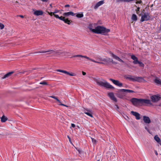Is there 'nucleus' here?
<instances>
[{
	"label": "nucleus",
	"mask_w": 161,
	"mask_h": 161,
	"mask_svg": "<svg viewBox=\"0 0 161 161\" xmlns=\"http://www.w3.org/2000/svg\"><path fill=\"white\" fill-rule=\"evenodd\" d=\"M130 101L133 105L136 107L146 106L147 104H152L150 101L147 99L133 98L130 100Z\"/></svg>",
	"instance_id": "obj_1"
},
{
	"label": "nucleus",
	"mask_w": 161,
	"mask_h": 161,
	"mask_svg": "<svg viewBox=\"0 0 161 161\" xmlns=\"http://www.w3.org/2000/svg\"><path fill=\"white\" fill-rule=\"evenodd\" d=\"M93 33L97 34H102L105 35L107 33L110 31L109 29H107L103 26H97L95 30H93Z\"/></svg>",
	"instance_id": "obj_2"
},
{
	"label": "nucleus",
	"mask_w": 161,
	"mask_h": 161,
	"mask_svg": "<svg viewBox=\"0 0 161 161\" xmlns=\"http://www.w3.org/2000/svg\"><path fill=\"white\" fill-rule=\"evenodd\" d=\"M95 81L97 84L100 86L104 87L107 89H114V88L112 86L110 85L104 80H102L97 79Z\"/></svg>",
	"instance_id": "obj_3"
},
{
	"label": "nucleus",
	"mask_w": 161,
	"mask_h": 161,
	"mask_svg": "<svg viewBox=\"0 0 161 161\" xmlns=\"http://www.w3.org/2000/svg\"><path fill=\"white\" fill-rule=\"evenodd\" d=\"M134 78L131 77L130 75H128V76L125 75V77L126 79H129L130 80L133 81H137L139 82H146V81L142 77H134Z\"/></svg>",
	"instance_id": "obj_4"
},
{
	"label": "nucleus",
	"mask_w": 161,
	"mask_h": 161,
	"mask_svg": "<svg viewBox=\"0 0 161 161\" xmlns=\"http://www.w3.org/2000/svg\"><path fill=\"white\" fill-rule=\"evenodd\" d=\"M48 53L47 54H53L56 55H60L63 53V52H62L61 50H49L46 51H42V52H37L35 53Z\"/></svg>",
	"instance_id": "obj_5"
},
{
	"label": "nucleus",
	"mask_w": 161,
	"mask_h": 161,
	"mask_svg": "<svg viewBox=\"0 0 161 161\" xmlns=\"http://www.w3.org/2000/svg\"><path fill=\"white\" fill-rule=\"evenodd\" d=\"M54 16L56 18L60 20H62L68 25H70L72 21L71 20H69L68 18L66 19L65 16H61L59 17L58 14H54Z\"/></svg>",
	"instance_id": "obj_6"
},
{
	"label": "nucleus",
	"mask_w": 161,
	"mask_h": 161,
	"mask_svg": "<svg viewBox=\"0 0 161 161\" xmlns=\"http://www.w3.org/2000/svg\"><path fill=\"white\" fill-rule=\"evenodd\" d=\"M72 57H81V58H86L89 60H90L91 61H92L93 62H94V63L99 64H105V63L103 62H100L98 61H96L95 60L92 59L91 58H90L87 57L86 56H83L82 55H75L73 56Z\"/></svg>",
	"instance_id": "obj_7"
},
{
	"label": "nucleus",
	"mask_w": 161,
	"mask_h": 161,
	"mask_svg": "<svg viewBox=\"0 0 161 161\" xmlns=\"http://www.w3.org/2000/svg\"><path fill=\"white\" fill-rule=\"evenodd\" d=\"M150 19V16L148 13H145L142 15L140 21L142 22L145 21H148Z\"/></svg>",
	"instance_id": "obj_8"
},
{
	"label": "nucleus",
	"mask_w": 161,
	"mask_h": 161,
	"mask_svg": "<svg viewBox=\"0 0 161 161\" xmlns=\"http://www.w3.org/2000/svg\"><path fill=\"white\" fill-rule=\"evenodd\" d=\"M151 98L152 101L153 103H155L159 100L161 97L158 95H154L151 96Z\"/></svg>",
	"instance_id": "obj_9"
},
{
	"label": "nucleus",
	"mask_w": 161,
	"mask_h": 161,
	"mask_svg": "<svg viewBox=\"0 0 161 161\" xmlns=\"http://www.w3.org/2000/svg\"><path fill=\"white\" fill-rule=\"evenodd\" d=\"M109 80L112 81L114 84L118 86L121 87L123 86L122 83L120 82L118 80H115L111 78H110Z\"/></svg>",
	"instance_id": "obj_10"
},
{
	"label": "nucleus",
	"mask_w": 161,
	"mask_h": 161,
	"mask_svg": "<svg viewBox=\"0 0 161 161\" xmlns=\"http://www.w3.org/2000/svg\"><path fill=\"white\" fill-rule=\"evenodd\" d=\"M117 92H118V94H119L121 92H125V93H134V92L132 90H128V89H120L118 90V91H116Z\"/></svg>",
	"instance_id": "obj_11"
},
{
	"label": "nucleus",
	"mask_w": 161,
	"mask_h": 161,
	"mask_svg": "<svg viewBox=\"0 0 161 161\" xmlns=\"http://www.w3.org/2000/svg\"><path fill=\"white\" fill-rule=\"evenodd\" d=\"M131 114L133 115L134 116L136 117V118L137 120H139L141 118L140 117V114L138 113L134 112V111H131L130 112Z\"/></svg>",
	"instance_id": "obj_12"
},
{
	"label": "nucleus",
	"mask_w": 161,
	"mask_h": 161,
	"mask_svg": "<svg viewBox=\"0 0 161 161\" xmlns=\"http://www.w3.org/2000/svg\"><path fill=\"white\" fill-rule=\"evenodd\" d=\"M108 96L112 100L114 101L115 102H117V99L115 97L114 95L113 92L109 93L108 94Z\"/></svg>",
	"instance_id": "obj_13"
},
{
	"label": "nucleus",
	"mask_w": 161,
	"mask_h": 161,
	"mask_svg": "<svg viewBox=\"0 0 161 161\" xmlns=\"http://www.w3.org/2000/svg\"><path fill=\"white\" fill-rule=\"evenodd\" d=\"M143 120L145 123L146 124H149L151 121L149 118L146 116H143Z\"/></svg>",
	"instance_id": "obj_14"
},
{
	"label": "nucleus",
	"mask_w": 161,
	"mask_h": 161,
	"mask_svg": "<svg viewBox=\"0 0 161 161\" xmlns=\"http://www.w3.org/2000/svg\"><path fill=\"white\" fill-rule=\"evenodd\" d=\"M57 71L61 72L64 74H65L67 75H69L71 76H74L75 75L73 73H70L69 72L64 70H62L61 69H58L57 70Z\"/></svg>",
	"instance_id": "obj_15"
},
{
	"label": "nucleus",
	"mask_w": 161,
	"mask_h": 161,
	"mask_svg": "<svg viewBox=\"0 0 161 161\" xmlns=\"http://www.w3.org/2000/svg\"><path fill=\"white\" fill-rule=\"evenodd\" d=\"M111 54L112 56V57L114 59H116V60L119 61H120L122 63H124V61L122 60L121 59H120L119 57L117 56L116 55H114V54H113V53H111Z\"/></svg>",
	"instance_id": "obj_16"
},
{
	"label": "nucleus",
	"mask_w": 161,
	"mask_h": 161,
	"mask_svg": "<svg viewBox=\"0 0 161 161\" xmlns=\"http://www.w3.org/2000/svg\"><path fill=\"white\" fill-rule=\"evenodd\" d=\"M75 14H74L72 12H69L63 13V15L65 17L69 15L74 16Z\"/></svg>",
	"instance_id": "obj_17"
},
{
	"label": "nucleus",
	"mask_w": 161,
	"mask_h": 161,
	"mask_svg": "<svg viewBox=\"0 0 161 161\" xmlns=\"http://www.w3.org/2000/svg\"><path fill=\"white\" fill-rule=\"evenodd\" d=\"M104 3V0H102L97 3L94 7V8L96 9L99 7L103 4Z\"/></svg>",
	"instance_id": "obj_18"
},
{
	"label": "nucleus",
	"mask_w": 161,
	"mask_h": 161,
	"mask_svg": "<svg viewBox=\"0 0 161 161\" xmlns=\"http://www.w3.org/2000/svg\"><path fill=\"white\" fill-rule=\"evenodd\" d=\"M99 59L101 61L105 62V64H107L111 62V59L109 58H107L103 59H102V58H100Z\"/></svg>",
	"instance_id": "obj_19"
},
{
	"label": "nucleus",
	"mask_w": 161,
	"mask_h": 161,
	"mask_svg": "<svg viewBox=\"0 0 161 161\" xmlns=\"http://www.w3.org/2000/svg\"><path fill=\"white\" fill-rule=\"evenodd\" d=\"M84 113L86 114L87 115L91 117H93L92 115V111L91 110L86 109V111H84Z\"/></svg>",
	"instance_id": "obj_20"
},
{
	"label": "nucleus",
	"mask_w": 161,
	"mask_h": 161,
	"mask_svg": "<svg viewBox=\"0 0 161 161\" xmlns=\"http://www.w3.org/2000/svg\"><path fill=\"white\" fill-rule=\"evenodd\" d=\"M43 14V12L40 10H36L34 12V14L36 16L42 15Z\"/></svg>",
	"instance_id": "obj_21"
},
{
	"label": "nucleus",
	"mask_w": 161,
	"mask_h": 161,
	"mask_svg": "<svg viewBox=\"0 0 161 161\" xmlns=\"http://www.w3.org/2000/svg\"><path fill=\"white\" fill-rule=\"evenodd\" d=\"M14 72L13 71H11L8 73L6 74H5L3 77H2V79H5L7 77H8L9 76H10L12 74L14 73Z\"/></svg>",
	"instance_id": "obj_22"
},
{
	"label": "nucleus",
	"mask_w": 161,
	"mask_h": 161,
	"mask_svg": "<svg viewBox=\"0 0 161 161\" xmlns=\"http://www.w3.org/2000/svg\"><path fill=\"white\" fill-rule=\"evenodd\" d=\"M8 120L7 117H6L4 115H3L1 118V121L4 123Z\"/></svg>",
	"instance_id": "obj_23"
},
{
	"label": "nucleus",
	"mask_w": 161,
	"mask_h": 161,
	"mask_svg": "<svg viewBox=\"0 0 161 161\" xmlns=\"http://www.w3.org/2000/svg\"><path fill=\"white\" fill-rule=\"evenodd\" d=\"M131 19L133 21H136L137 20V18L136 15L135 14H133L132 15Z\"/></svg>",
	"instance_id": "obj_24"
},
{
	"label": "nucleus",
	"mask_w": 161,
	"mask_h": 161,
	"mask_svg": "<svg viewBox=\"0 0 161 161\" xmlns=\"http://www.w3.org/2000/svg\"><path fill=\"white\" fill-rule=\"evenodd\" d=\"M154 82L157 84L161 85V80L160 79L156 78L154 80Z\"/></svg>",
	"instance_id": "obj_25"
},
{
	"label": "nucleus",
	"mask_w": 161,
	"mask_h": 161,
	"mask_svg": "<svg viewBox=\"0 0 161 161\" xmlns=\"http://www.w3.org/2000/svg\"><path fill=\"white\" fill-rule=\"evenodd\" d=\"M154 139L158 143H159L161 142V140L158 135L155 136L154 137Z\"/></svg>",
	"instance_id": "obj_26"
},
{
	"label": "nucleus",
	"mask_w": 161,
	"mask_h": 161,
	"mask_svg": "<svg viewBox=\"0 0 161 161\" xmlns=\"http://www.w3.org/2000/svg\"><path fill=\"white\" fill-rule=\"evenodd\" d=\"M84 15L82 13L76 14V17L78 18H81L83 17Z\"/></svg>",
	"instance_id": "obj_27"
},
{
	"label": "nucleus",
	"mask_w": 161,
	"mask_h": 161,
	"mask_svg": "<svg viewBox=\"0 0 161 161\" xmlns=\"http://www.w3.org/2000/svg\"><path fill=\"white\" fill-rule=\"evenodd\" d=\"M50 97L54 98L55 99L58 103L60 104L61 103L60 101L58 98V97L55 96H50Z\"/></svg>",
	"instance_id": "obj_28"
},
{
	"label": "nucleus",
	"mask_w": 161,
	"mask_h": 161,
	"mask_svg": "<svg viewBox=\"0 0 161 161\" xmlns=\"http://www.w3.org/2000/svg\"><path fill=\"white\" fill-rule=\"evenodd\" d=\"M92 24H90L88 27L89 29L90 30L93 32V30H95V29H93L92 28Z\"/></svg>",
	"instance_id": "obj_29"
},
{
	"label": "nucleus",
	"mask_w": 161,
	"mask_h": 161,
	"mask_svg": "<svg viewBox=\"0 0 161 161\" xmlns=\"http://www.w3.org/2000/svg\"><path fill=\"white\" fill-rule=\"evenodd\" d=\"M39 84L41 85H48L47 83L45 81H43L42 82H41Z\"/></svg>",
	"instance_id": "obj_30"
},
{
	"label": "nucleus",
	"mask_w": 161,
	"mask_h": 161,
	"mask_svg": "<svg viewBox=\"0 0 161 161\" xmlns=\"http://www.w3.org/2000/svg\"><path fill=\"white\" fill-rule=\"evenodd\" d=\"M131 58L134 60L137 58L134 55H132L131 56Z\"/></svg>",
	"instance_id": "obj_31"
},
{
	"label": "nucleus",
	"mask_w": 161,
	"mask_h": 161,
	"mask_svg": "<svg viewBox=\"0 0 161 161\" xmlns=\"http://www.w3.org/2000/svg\"><path fill=\"white\" fill-rule=\"evenodd\" d=\"M91 139H92V142L93 143L95 144L96 143V142H97L96 140V139H94V138H91Z\"/></svg>",
	"instance_id": "obj_32"
},
{
	"label": "nucleus",
	"mask_w": 161,
	"mask_h": 161,
	"mask_svg": "<svg viewBox=\"0 0 161 161\" xmlns=\"http://www.w3.org/2000/svg\"><path fill=\"white\" fill-rule=\"evenodd\" d=\"M138 64H139L140 66L141 67H144V64L143 63H142L141 62L139 61Z\"/></svg>",
	"instance_id": "obj_33"
},
{
	"label": "nucleus",
	"mask_w": 161,
	"mask_h": 161,
	"mask_svg": "<svg viewBox=\"0 0 161 161\" xmlns=\"http://www.w3.org/2000/svg\"><path fill=\"white\" fill-rule=\"evenodd\" d=\"M139 62V61L138 60V59L134 60V61L133 62V63L135 64H138V63Z\"/></svg>",
	"instance_id": "obj_34"
},
{
	"label": "nucleus",
	"mask_w": 161,
	"mask_h": 161,
	"mask_svg": "<svg viewBox=\"0 0 161 161\" xmlns=\"http://www.w3.org/2000/svg\"><path fill=\"white\" fill-rule=\"evenodd\" d=\"M4 26L3 24L0 23V28L1 29H3L4 28Z\"/></svg>",
	"instance_id": "obj_35"
},
{
	"label": "nucleus",
	"mask_w": 161,
	"mask_h": 161,
	"mask_svg": "<svg viewBox=\"0 0 161 161\" xmlns=\"http://www.w3.org/2000/svg\"><path fill=\"white\" fill-rule=\"evenodd\" d=\"M124 117L126 120L127 121H128L130 119L126 115H125V116Z\"/></svg>",
	"instance_id": "obj_36"
},
{
	"label": "nucleus",
	"mask_w": 161,
	"mask_h": 161,
	"mask_svg": "<svg viewBox=\"0 0 161 161\" xmlns=\"http://www.w3.org/2000/svg\"><path fill=\"white\" fill-rule=\"evenodd\" d=\"M59 105H61V106H65V107H69L68 106H67L66 105H65L64 104H62V103H61H61H60V104H59Z\"/></svg>",
	"instance_id": "obj_37"
},
{
	"label": "nucleus",
	"mask_w": 161,
	"mask_h": 161,
	"mask_svg": "<svg viewBox=\"0 0 161 161\" xmlns=\"http://www.w3.org/2000/svg\"><path fill=\"white\" fill-rule=\"evenodd\" d=\"M117 2L118 3H119L121 2H125V0H117Z\"/></svg>",
	"instance_id": "obj_38"
},
{
	"label": "nucleus",
	"mask_w": 161,
	"mask_h": 161,
	"mask_svg": "<svg viewBox=\"0 0 161 161\" xmlns=\"http://www.w3.org/2000/svg\"><path fill=\"white\" fill-rule=\"evenodd\" d=\"M140 9V8L139 7H138L136 9V12L137 14H138V11H139V10Z\"/></svg>",
	"instance_id": "obj_39"
},
{
	"label": "nucleus",
	"mask_w": 161,
	"mask_h": 161,
	"mask_svg": "<svg viewBox=\"0 0 161 161\" xmlns=\"http://www.w3.org/2000/svg\"><path fill=\"white\" fill-rule=\"evenodd\" d=\"M136 4H138V3L141 4L142 3V1L141 0H140L139 1L136 2Z\"/></svg>",
	"instance_id": "obj_40"
},
{
	"label": "nucleus",
	"mask_w": 161,
	"mask_h": 161,
	"mask_svg": "<svg viewBox=\"0 0 161 161\" xmlns=\"http://www.w3.org/2000/svg\"><path fill=\"white\" fill-rule=\"evenodd\" d=\"M58 12H59L58 10H55V11L54 12H53V15H54V14H55L57 13H58Z\"/></svg>",
	"instance_id": "obj_41"
},
{
	"label": "nucleus",
	"mask_w": 161,
	"mask_h": 161,
	"mask_svg": "<svg viewBox=\"0 0 161 161\" xmlns=\"http://www.w3.org/2000/svg\"><path fill=\"white\" fill-rule=\"evenodd\" d=\"M111 62L113 64H117V63L116 62L114 61L112 59H111Z\"/></svg>",
	"instance_id": "obj_42"
},
{
	"label": "nucleus",
	"mask_w": 161,
	"mask_h": 161,
	"mask_svg": "<svg viewBox=\"0 0 161 161\" xmlns=\"http://www.w3.org/2000/svg\"><path fill=\"white\" fill-rule=\"evenodd\" d=\"M145 129L149 133H150V131L147 128V127L145 126Z\"/></svg>",
	"instance_id": "obj_43"
},
{
	"label": "nucleus",
	"mask_w": 161,
	"mask_h": 161,
	"mask_svg": "<svg viewBox=\"0 0 161 161\" xmlns=\"http://www.w3.org/2000/svg\"><path fill=\"white\" fill-rule=\"evenodd\" d=\"M48 14L50 15L51 16H52L53 15V12H51V13H49V12H47Z\"/></svg>",
	"instance_id": "obj_44"
},
{
	"label": "nucleus",
	"mask_w": 161,
	"mask_h": 161,
	"mask_svg": "<svg viewBox=\"0 0 161 161\" xmlns=\"http://www.w3.org/2000/svg\"><path fill=\"white\" fill-rule=\"evenodd\" d=\"M154 152H155V153L156 156H158V153L157 151H156V150H155Z\"/></svg>",
	"instance_id": "obj_45"
},
{
	"label": "nucleus",
	"mask_w": 161,
	"mask_h": 161,
	"mask_svg": "<svg viewBox=\"0 0 161 161\" xmlns=\"http://www.w3.org/2000/svg\"><path fill=\"white\" fill-rule=\"evenodd\" d=\"M71 126L73 128H74L75 127V125L74 124H71Z\"/></svg>",
	"instance_id": "obj_46"
},
{
	"label": "nucleus",
	"mask_w": 161,
	"mask_h": 161,
	"mask_svg": "<svg viewBox=\"0 0 161 161\" xmlns=\"http://www.w3.org/2000/svg\"><path fill=\"white\" fill-rule=\"evenodd\" d=\"M70 7V5L69 4H67L65 6V7Z\"/></svg>",
	"instance_id": "obj_47"
},
{
	"label": "nucleus",
	"mask_w": 161,
	"mask_h": 161,
	"mask_svg": "<svg viewBox=\"0 0 161 161\" xmlns=\"http://www.w3.org/2000/svg\"><path fill=\"white\" fill-rule=\"evenodd\" d=\"M82 75H86V73L82 71Z\"/></svg>",
	"instance_id": "obj_48"
},
{
	"label": "nucleus",
	"mask_w": 161,
	"mask_h": 161,
	"mask_svg": "<svg viewBox=\"0 0 161 161\" xmlns=\"http://www.w3.org/2000/svg\"><path fill=\"white\" fill-rule=\"evenodd\" d=\"M115 106H116V107L117 108V109H119V106H118V105H117V104H115Z\"/></svg>",
	"instance_id": "obj_49"
},
{
	"label": "nucleus",
	"mask_w": 161,
	"mask_h": 161,
	"mask_svg": "<svg viewBox=\"0 0 161 161\" xmlns=\"http://www.w3.org/2000/svg\"><path fill=\"white\" fill-rule=\"evenodd\" d=\"M67 137H68V138H69V141L70 142V138L69 137V136H67Z\"/></svg>",
	"instance_id": "obj_50"
},
{
	"label": "nucleus",
	"mask_w": 161,
	"mask_h": 161,
	"mask_svg": "<svg viewBox=\"0 0 161 161\" xmlns=\"http://www.w3.org/2000/svg\"><path fill=\"white\" fill-rule=\"evenodd\" d=\"M19 16L22 18H23L24 17V16L22 15H19Z\"/></svg>",
	"instance_id": "obj_51"
},
{
	"label": "nucleus",
	"mask_w": 161,
	"mask_h": 161,
	"mask_svg": "<svg viewBox=\"0 0 161 161\" xmlns=\"http://www.w3.org/2000/svg\"><path fill=\"white\" fill-rule=\"evenodd\" d=\"M161 146V141L159 143H158Z\"/></svg>",
	"instance_id": "obj_52"
},
{
	"label": "nucleus",
	"mask_w": 161,
	"mask_h": 161,
	"mask_svg": "<svg viewBox=\"0 0 161 161\" xmlns=\"http://www.w3.org/2000/svg\"><path fill=\"white\" fill-rule=\"evenodd\" d=\"M159 106H161V103L159 105Z\"/></svg>",
	"instance_id": "obj_53"
},
{
	"label": "nucleus",
	"mask_w": 161,
	"mask_h": 161,
	"mask_svg": "<svg viewBox=\"0 0 161 161\" xmlns=\"http://www.w3.org/2000/svg\"><path fill=\"white\" fill-rule=\"evenodd\" d=\"M27 71H25V72H26ZM25 72V71L24 72H21V73H22L23 74L24 73V72Z\"/></svg>",
	"instance_id": "obj_54"
},
{
	"label": "nucleus",
	"mask_w": 161,
	"mask_h": 161,
	"mask_svg": "<svg viewBox=\"0 0 161 161\" xmlns=\"http://www.w3.org/2000/svg\"><path fill=\"white\" fill-rule=\"evenodd\" d=\"M50 6L51 7H52V4H50Z\"/></svg>",
	"instance_id": "obj_55"
},
{
	"label": "nucleus",
	"mask_w": 161,
	"mask_h": 161,
	"mask_svg": "<svg viewBox=\"0 0 161 161\" xmlns=\"http://www.w3.org/2000/svg\"><path fill=\"white\" fill-rule=\"evenodd\" d=\"M153 5L152 4V5H151V7H153Z\"/></svg>",
	"instance_id": "obj_56"
},
{
	"label": "nucleus",
	"mask_w": 161,
	"mask_h": 161,
	"mask_svg": "<svg viewBox=\"0 0 161 161\" xmlns=\"http://www.w3.org/2000/svg\"><path fill=\"white\" fill-rule=\"evenodd\" d=\"M97 161H99V160H97Z\"/></svg>",
	"instance_id": "obj_57"
}]
</instances>
